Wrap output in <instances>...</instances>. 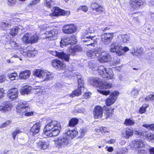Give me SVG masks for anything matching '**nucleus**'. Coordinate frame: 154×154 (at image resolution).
Listing matches in <instances>:
<instances>
[{
    "label": "nucleus",
    "mask_w": 154,
    "mask_h": 154,
    "mask_svg": "<svg viewBox=\"0 0 154 154\" xmlns=\"http://www.w3.org/2000/svg\"><path fill=\"white\" fill-rule=\"evenodd\" d=\"M131 54L134 57H139L142 54L143 51V49L142 48H137L133 47L131 50Z\"/></svg>",
    "instance_id": "nucleus-24"
},
{
    "label": "nucleus",
    "mask_w": 154,
    "mask_h": 154,
    "mask_svg": "<svg viewBox=\"0 0 154 154\" xmlns=\"http://www.w3.org/2000/svg\"><path fill=\"white\" fill-rule=\"evenodd\" d=\"M70 13L69 11L62 10L58 7H56L55 8L54 12L52 14H50V15L52 17L54 16H68Z\"/></svg>",
    "instance_id": "nucleus-13"
},
{
    "label": "nucleus",
    "mask_w": 154,
    "mask_h": 154,
    "mask_svg": "<svg viewBox=\"0 0 154 154\" xmlns=\"http://www.w3.org/2000/svg\"><path fill=\"white\" fill-rule=\"evenodd\" d=\"M9 45L12 48L15 49V50L18 49V45L14 41H10Z\"/></svg>",
    "instance_id": "nucleus-47"
},
{
    "label": "nucleus",
    "mask_w": 154,
    "mask_h": 154,
    "mask_svg": "<svg viewBox=\"0 0 154 154\" xmlns=\"http://www.w3.org/2000/svg\"><path fill=\"white\" fill-rule=\"evenodd\" d=\"M75 130H68L62 136L58 137L54 141L55 146L58 149H61L68 145L71 140L74 138L78 134Z\"/></svg>",
    "instance_id": "nucleus-1"
},
{
    "label": "nucleus",
    "mask_w": 154,
    "mask_h": 154,
    "mask_svg": "<svg viewBox=\"0 0 154 154\" xmlns=\"http://www.w3.org/2000/svg\"><path fill=\"white\" fill-rule=\"evenodd\" d=\"M70 43L68 38L66 37L63 38L60 42L61 45H67L69 44H70Z\"/></svg>",
    "instance_id": "nucleus-39"
},
{
    "label": "nucleus",
    "mask_w": 154,
    "mask_h": 154,
    "mask_svg": "<svg viewBox=\"0 0 154 154\" xmlns=\"http://www.w3.org/2000/svg\"><path fill=\"white\" fill-rule=\"evenodd\" d=\"M11 23L7 22H2L0 23V28L4 30L7 28L11 26Z\"/></svg>",
    "instance_id": "nucleus-38"
},
{
    "label": "nucleus",
    "mask_w": 154,
    "mask_h": 154,
    "mask_svg": "<svg viewBox=\"0 0 154 154\" xmlns=\"http://www.w3.org/2000/svg\"><path fill=\"white\" fill-rule=\"evenodd\" d=\"M16 2V0H8V5L10 6H14Z\"/></svg>",
    "instance_id": "nucleus-55"
},
{
    "label": "nucleus",
    "mask_w": 154,
    "mask_h": 154,
    "mask_svg": "<svg viewBox=\"0 0 154 154\" xmlns=\"http://www.w3.org/2000/svg\"><path fill=\"white\" fill-rule=\"evenodd\" d=\"M58 32L55 30L46 31L42 35V38L49 40L55 39H57Z\"/></svg>",
    "instance_id": "nucleus-11"
},
{
    "label": "nucleus",
    "mask_w": 154,
    "mask_h": 154,
    "mask_svg": "<svg viewBox=\"0 0 154 154\" xmlns=\"http://www.w3.org/2000/svg\"><path fill=\"white\" fill-rule=\"evenodd\" d=\"M130 145L132 148L139 149L144 147L145 144L142 140H137L132 141L130 143Z\"/></svg>",
    "instance_id": "nucleus-15"
},
{
    "label": "nucleus",
    "mask_w": 154,
    "mask_h": 154,
    "mask_svg": "<svg viewBox=\"0 0 154 154\" xmlns=\"http://www.w3.org/2000/svg\"><path fill=\"white\" fill-rule=\"evenodd\" d=\"M109 50L112 52H116L117 55L121 56L124 55V53L121 50V45L115 42H112L109 46Z\"/></svg>",
    "instance_id": "nucleus-9"
},
{
    "label": "nucleus",
    "mask_w": 154,
    "mask_h": 154,
    "mask_svg": "<svg viewBox=\"0 0 154 154\" xmlns=\"http://www.w3.org/2000/svg\"><path fill=\"white\" fill-rule=\"evenodd\" d=\"M84 90V86H79V85L78 86V89L73 91L72 93L70 94L69 96L71 97H73L75 96H78L80 95L81 94V92L82 91H83Z\"/></svg>",
    "instance_id": "nucleus-23"
},
{
    "label": "nucleus",
    "mask_w": 154,
    "mask_h": 154,
    "mask_svg": "<svg viewBox=\"0 0 154 154\" xmlns=\"http://www.w3.org/2000/svg\"><path fill=\"white\" fill-rule=\"evenodd\" d=\"M40 126L37 123L34 124L31 129V132L34 135L38 133L39 131Z\"/></svg>",
    "instance_id": "nucleus-32"
},
{
    "label": "nucleus",
    "mask_w": 154,
    "mask_h": 154,
    "mask_svg": "<svg viewBox=\"0 0 154 154\" xmlns=\"http://www.w3.org/2000/svg\"><path fill=\"white\" fill-rule=\"evenodd\" d=\"M30 109L29 104L27 102L24 101L20 102L16 107L17 113L26 116H30L34 114V112H28Z\"/></svg>",
    "instance_id": "nucleus-4"
},
{
    "label": "nucleus",
    "mask_w": 154,
    "mask_h": 154,
    "mask_svg": "<svg viewBox=\"0 0 154 154\" xmlns=\"http://www.w3.org/2000/svg\"><path fill=\"white\" fill-rule=\"evenodd\" d=\"M95 36H85L83 35L82 38H85L83 41L85 43V45L87 46H91L94 47L96 44H97V42L99 40L97 38L94 39Z\"/></svg>",
    "instance_id": "nucleus-7"
},
{
    "label": "nucleus",
    "mask_w": 154,
    "mask_h": 154,
    "mask_svg": "<svg viewBox=\"0 0 154 154\" xmlns=\"http://www.w3.org/2000/svg\"><path fill=\"white\" fill-rule=\"evenodd\" d=\"M121 37L122 38V42L125 43H127L128 41H129L130 38L129 35L126 34L122 35Z\"/></svg>",
    "instance_id": "nucleus-45"
},
{
    "label": "nucleus",
    "mask_w": 154,
    "mask_h": 154,
    "mask_svg": "<svg viewBox=\"0 0 154 154\" xmlns=\"http://www.w3.org/2000/svg\"><path fill=\"white\" fill-rule=\"evenodd\" d=\"M99 5L96 3H92L91 5V7L94 10L96 9L99 6Z\"/></svg>",
    "instance_id": "nucleus-58"
},
{
    "label": "nucleus",
    "mask_w": 154,
    "mask_h": 154,
    "mask_svg": "<svg viewBox=\"0 0 154 154\" xmlns=\"http://www.w3.org/2000/svg\"><path fill=\"white\" fill-rule=\"evenodd\" d=\"M114 33H104L101 36V41L102 43L105 45L109 44L113 37Z\"/></svg>",
    "instance_id": "nucleus-8"
},
{
    "label": "nucleus",
    "mask_w": 154,
    "mask_h": 154,
    "mask_svg": "<svg viewBox=\"0 0 154 154\" xmlns=\"http://www.w3.org/2000/svg\"><path fill=\"white\" fill-rule=\"evenodd\" d=\"M40 37L36 34L27 33L22 38V41L26 44H34L36 43Z\"/></svg>",
    "instance_id": "nucleus-5"
},
{
    "label": "nucleus",
    "mask_w": 154,
    "mask_h": 154,
    "mask_svg": "<svg viewBox=\"0 0 154 154\" xmlns=\"http://www.w3.org/2000/svg\"><path fill=\"white\" fill-rule=\"evenodd\" d=\"M99 87L101 89H109L112 87V84L110 82H101L98 84Z\"/></svg>",
    "instance_id": "nucleus-26"
},
{
    "label": "nucleus",
    "mask_w": 154,
    "mask_h": 154,
    "mask_svg": "<svg viewBox=\"0 0 154 154\" xmlns=\"http://www.w3.org/2000/svg\"><path fill=\"white\" fill-rule=\"evenodd\" d=\"M31 88L28 85H26L22 87L20 90V92L22 95L27 94L30 93Z\"/></svg>",
    "instance_id": "nucleus-31"
},
{
    "label": "nucleus",
    "mask_w": 154,
    "mask_h": 154,
    "mask_svg": "<svg viewBox=\"0 0 154 154\" xmlns=\"http://www.w3.org/2000/svg\"><path fill=\"white\" fill-rule=\"evenodd\" d=\"M97 91L103 95L107 96L110 94V91L109 90L103 91L100 90H97Z\"/></svg>",
    "instance_id": "nucleus-51"
},
{
    "label": "nucleus",
    "mask_w": 154,
    "mask_h": 154,
    "mask_svg": "<svg viewBox=\"0 0 154 154\" xmlns=\"http://www.w3.org/2000/svg\"><path fill=\"white\" fill-rule=\"evenodd\" d=\"M52 66L55 69L58 70L63 69L66 65L64 63L58 59L52 60L51 62Z\"/></svg>",
    "instance_id": "nucleus-12"
},
{
    "label": "nucleus",
    "mask_w": 154,
    "mask_h": 154,
    "mask_svg": "<svg viewBox=\"0 0 154 154\" xmlns=\"http://www.w3.org/2000/svg\"><path fill=\"white\" fill-rule=\"evenodd\" d=\"M47 27V25L46 24H45L44 25H40V26H39V28L41 30H42L43 29H45Z\"/></svg>",
    "instance_id": "nucleus-63"
},
{
    "label": "nucleus",
    "mask_w": 154,
    "mask_h": 154,
    "mask_svg": "<svg viewBox=\"0 0 154 154\" xmlns=\"http://www.w3.org/2000/svg\"><path fill=\"white\" fill-rule=\"evenodd\" d=\"M146 138L149 141L154 139V134L149 133L146 135Z\"/></svg>",
    "instance_id": "nucleus-53"
},
{
    "label": "nucleus",
    "mask_w": 154,
    "mask_h": 154,
    "mask_svg": "<svg viewBox=\"0 0 154 154\" xmlns=\"http://www.w3.org/2000/svg\"><path fill=\"white\" fill-rule=\"evenodd\" d=\"M8 77L11 80H14L18 78V75L17 73L13 72L7 75Z\"/></svg>",
    "instance_id": "nucleus-41"
},
{
    "label": "nucleus",
    "mask_w": 154,
    "mask_h": 154,
    "mask_svg": "<svg viewBox=\"0 0 154 154\" xmlns=\"http://www.w3.org/2000/svg\"><path fill=\"white\" fill-rule=\"evenodd\" d=\"M119 93L117 91H114L111 93L109 97L105 100V103L107 106L113 104L116 101Z\"/></svg>",
    "instance_id": "nucleus-10"
},
{
    "label": "nucleus",
    "mask_w": 154,
    "mask_h": 154,
    "mask_svg": "<svg viewBox=\"0 0 154 154\" xmlns=\"http://www.w3.org/2000/svg\"><path fill=\"white\" fill-rule=\"evenodd\" d=\"M21 131L17 129H16L15 131H13L12 133V136L14 139H15L16 136Z\"/></svg>",
    "instance_id": "nucleus-56"
},
{
    "label": "nucleus",
    "mask_w": 154,
    "mask_h": 154,
    "mask_svg": "<svg viewBox=\"0 0 154 154\" xmlns=\"http://www.w3.org/2000/svg\"><path fill=\"white\" fill-rule=\"evenodd\" d=\"M134 131L130 128H127L122 131V136L126 139L129 138L133 134Z\"/></svg>",
    "instance_id": "nucleus-22"
},
{
    "label": "nucleus",
    "mask_w": 154,
    "mask_h": 154,
    "mask_svg": "<svg viewBox=\"0 0 154 154\" xmlns=\"http://www.w3.org/2000/svg\"><path fill=\"white\" fill-rule=\"evenodd\" d=\"M35 142V139L32 137L30 138L27 143V145L29 147H32L33 146V143Z\"/></svg>",
    "instance_id": "nucleus-49"
},
{
    "label": "nucleus",
    "mask_w": 154,
    "mask_h": 154,
    "mask_svg": "<svg viewBox=\"0 0 154 154\" xmlns=\"http://www.w3.org/2000/svg\"><path fill=\"white\" fill-rule=\"evenodd\" d=\"M78 122L79 120L76 118H72L69 121V125L70 127H73L78 124Z\"/></svg>",
    "instance_id": "nucleus-40"
},
{
    "label": "nucleus",
    "mask_w": 154,
    "mask_h": 154,
    "mask_svg": "<svg viewBox=\"0 0 154 154\" xmlns=\"http://www.w3.org/2000/svg\"><path fill=\"white\" fill-rule=\"evenodd\" d=\"M81 50V48L80 46H72L67 49V52L69 54H66L61 51H51L50 53L54 56L58 57L59 58L66 61H68L69 60L70 54L74 56L76 52L80 51Z\"/></svg>",
    "instance_id": "nucleus-3"
},
{
    "label": "nucleus",
    "mask_w": 154,
    "mask_h": 154,
    "mask_svg": "<svg viewBox=\"0 0 154 154\" xmlns=\"http://www.w3.org/2000/svg\"><path fill=\"white\" fill-rule=\"evenodd\" d=\"M45 70L37 69L35 70L34 75L41 79L43 76Z\"/></svg>",
    "instance_id": "nucleus-33"
},
{
    "label": "nucleus",
    "mask_w": 154,
    "mask_h": 154,
    "mask_svg": "<svg viewBox=\"0 0 154 154\" xmlns=\"http://www.w3.org/2000/svg\"><path fill=\"white\" fill-rule=\"evenodd\" d=\"M135 123V121L133 119L130 118L125 119L124 124L126 126H133Z\"/></svg>",
    "instance_id": "nucleus-36"
},
{
    "label": "nucleus",
    "mask_w": 154,
    "mask_h": 154,
    "mask_svg": "<svg viewBox=\"0 0 154 154\" xmlns=\"http://www.w3.org/2000/svg\"><path fill=\"white\" fill-rule=\"evenodd\" d=\"M45 91L44 90L41 89L38 91L37 94L38 95L40 96L42 94H45Z\"/></svg>",
    "instance_id": "nucleus-60"
},
{
    "label": "nucleus",
    "mask_w": 154,
    "mask_h": 154,
    "mask_svg": "<svg viewBox=\"0 0 154 154\" xmlns=\"http://www.w3.org/2000/svg\"><path fill=\"white\" fill-rule=\"evenodd\" d=\"M94 117L95 119H99L101 118L103 113V109L99 106L95 107L93 111Z\"/></svg>",
    "instance_id": "nucleus-21"
},
{
    "label": "nucleus",
    "mask_w": 154,
    "mask_h": 154,
    "mask_svg": "<svg viewBox=\"0 0 154 154\" xmlns=\"http://www.w3.org/2000/svg\"><path fill=\"white\" fill-rule=\"evenodd\" d=\"M52 75L51 72L45 70L41 80L42 81H48L53 79Z\"/></svg>",
    "instance_id": "nucleus-25"
},
{
    "label": "nucleus",
    "mask_w": 154,
    "mask_h": 154,
    "mask_svg": "<svg viewBox=\"0 0 154 154\" xmlns=\"http://www.w3.org/2000/svg\"><path fill=\"white\" fill-rule=\"evenodd\" d=\"M61 129L60 123L57 121H51L48 123L44 129V132L47 136L51 137L58 135Z\"/></svg>",
    "instance_id": "nucleus-2"
},
{
    "label": "nucleus",
    "mask_w": 154,
    "mask_h": 154,
    "mask_svg": "<svg viewBox=\"0 0 154 154\" xmlns=\"http://www.w3.org/2000/svg\"><path fill=\"white\" fill-rule=\"evenodd\" d=\"M76 75L78 79V85H79V86H81V87L82 86H84L83 79L82 77L81 74H78Z\"/></svg>",
    "instance_id": "nucleus-43"
},
{
    "label": "nucleus",
    "mask_w": 154,
    "mask_h": 154,
    "mask_svg": "<svg viewBox=\"0 0 154 154\" xmlns=\"http://www.w3.org/2000/svg\"><path fill=\"white\" fill-rule=\"evenodd\" d=\"M145 100L146 101H153L154 100V96L153 94H150L145 98Z\"/></svg>",
    "instance_id": "nucleus-52"
},
{
    "label": "nucleus",
    "mask_w": 154,
    "mask_h": 154,
    "mask_svg": "<svg viewBox=\"0 0 154 154\" xmlns=\"http://www.w3.org/2000/svg\"><path fill=\"white\" fill-rule=\"evenodd\" d=\"M98 72L104 78L112 79L114 75L112 70L110 68L106 69L103 66H99L97 70Z\"/></svg>",
    "instance_id": "nucleus-6"
},
{
    "label": "nucleus",
    "mask_w": 154,
    "mask_h": 154,
    "mask_svg": "<svg viewBox=\"0 0 154 154\" xmlns=\"http://www.w3.org/2000/svg\"><path fill=\"white\" fill-rule=\"evenodd\" d=\"M89 84L91 85L97 86H98L99 87L98 84L100 82V80L97 78L91 77L88 80Z\"/></svg>",
    "instance_id": "nucleus-29"
},
{
    "label": "nucleus",
    "mask_w": 154,
    "mask_h": 154,
    "mask_svg": "<svg viewBox=\"0 0 154 154\" xmlns=\"http://www.w3.org/2000/svg\"><path fill=\"white\" fill-rule=\"evenodd\" d=\"M91 94V93L90 92L86 93L84 94L83 97L87 99L90 97Z\"/></svg>",
    "instance_id": "nucleus-62"
},
{
    "label": "nucleus",
    "mask_w": 154,
    "mask_h": 154,
    "mask_svg": "<svg viewBox=\"0 0 154 154\" xmlns=\"http://www.w3.org/2000/svg\"><path fill=\"white\" fill-rule=\"evenodd\" d=\"M88 8L85 5L80 6L78 9V11L82 10L84 12H86L88 11Z\"/></svg>",
    "instance_id": "nucleus-54"
},
{
    "label": "nucleus",
    "mask_w": 154,
    "mask_h": 154,
    "mask_svg": "<svg viewBox=\"0 0 154 154\" xmlns=\"http://www.w3.org/2000/svg\"><path fill=\"white\" fill-rule=\"evenodd\" d=\"M99 60L100 62H109L111 60V55L108 53L102 52L100 55Z\"/></svg>",
    "instance_id": "nucleus-20"
},
{
    "label": "nucleus",
    "mask_w": 154,
    "mask_h": 154,
    "mask_svg": "<svg viewBox=\"0 0 154 154\" xmlns=\"http://www.w3.org/2000/svg\"><path fill=\"white\" fill-rule=\"evenodd\" d=\"M49 142L48 140H40L36 143V147L38 150H45L48 147Z\"/></svg>",
    "instance_id": "nucleus-16"
},
{
    "label": "nucleus",
    "mask_w": 154,
    "mask_h": 154,
    "mask_svg": "<svg viewBox=\"0 0 154 154\" xmlns=\"http://www.w3.org/2000/svg\"><path fill=\"white\" fill-rule=\"evenodd\" d=\"M18 90L16 88L10 89L8 91V96L11 100H13L18 97Z\"/></svg>",
    "instance_id": "nucleus-18"
},
{
    "label": "nucleus",
    "mask_w": 154,
    "mask_h": 154,
    "mask_svg": "<svg viewBox=\"0 0 154 154\" xmlns=\"http://www.w3.org/2000/svg\"><path fill=\"white\" fill-rule=\"evenodd\" d=\"M62 30L66 34H70L75 32L76 30V28L74 24H67L63 26Z\"/></svg>",
    "instance_id": "nucleus-14"
},
{
    "label": "nucleus",
    "mask_w": 154,
    "mask_h": 154,
    "mask_svg": "<svg viewBox=\"0 0 154 154\" xmlns=\"http://www.w3.org/2000/svg\"><path fill=\"white\" fill-rule=\"evenodd\" d=\"M21 54L25 57H33L35 56L34 51H26V50L21 51Z\"/></svg>",
    "instance_id": "nucleus-34"
},
{
    "label": "nucleus",
    "mask_w": 154,
    "mask_h": 154,
    "mask_svg": "<svg viewBox=\"0 0 154 154\" xmlns=\"http://www.w3.org/2000/svg\"><path fill=\"white\" fill-rule=\"evenodd\" d=\"M40 0H32L30 2V4L32 5H36L38 3Z\"/></svg>",
    "instance_id": "nucleus-64"
},
{
    "label": "nucleus",
    "mask_w": 154,
    "mask_h": 154,
    "mask_svg": "<svg viewBox=\"0 0 154 154\" xmlns=\"http://www.w3.org/2000/svg\"><path fill=\"white\" fill-rule=\"evenodd\" d=\"M89 68L93 71L97 70L98 67L97 66V63L96 62H90L88 63Z\"/></svg>",
    "instance_id": "nucleus-35"
},
{
    "label": "nucleus",
    "mask_w": 154,
    "mask_h": 154,
    "mask_svg": "<svg viewBox=\"0 0 154 154\" xmlns=\"http://www.w3.org/2000/svg\"><path fill=\"white\" fill-rule=\"evenodd\" d=\"M139 91L135 88H133L131 92V96L134 98H136L139 94Z\"/></svg>",
    "instance_id": "nucleus-46"
},
{
    "label": "nucleus",
    "mask_w": 154,
    "mask_h": 154,
    "mask_svg": "<svg viewBox=\"0 0 154 154\" xmlns=\"http://www.w3.org/2000/svg\"><path fill=\"white\" fill-rule=\"evenodd\" d=\"M129 50V48L128 47L126 46L122 47L121 45V51H123L124 53L128 51ZM125 54V53H124V54Z\"/></svg>",
    "instance_id": "nucleus-59"
},
{
    "label": "nucleus",
    "mask_w": 154,
    "mask_h": 154,
    "mask_svg": "<svg viewBox=\"0 0 154 154\" xmlns=\"http://www.w3.org/2000/svg\"><path fill=\"white\" fill-rule=\"evenodd\" d=\"M54 0H45L44 1V5L48 8L51 7L52 5L54 4Z\"/></svg>",
    "instance_id": "nucleus-42"
},
{
    "label": "nucleus",
    "mask_w": 154,
    "mask_h": 154,
    "mask_svg": "<svg viewBox=\"0 0 154 154\" xmlns=\"http://www.w3.org/2000/svg\"><path fill=\"white\" fill-rule=\"evenodd\" d=\"M113 110V108H108L106 109L105 115L106 118L112 115Z\"/></svg>",
    "instance_id": "nucleus-44"
},
{
    "label": "nucleus",
    "mask_w": 154,
    "mask_h": 154,
    "mask_svg": "<svg viewBox=\"0 0 154 154\" xmlns=\"http://www.w3.org/2000/svg\"><path fill=\"white\" fill-rule=\"evenodd\" d=\"M98 51L96 49H93L91 50H89L87 52V56L92 58L96 57L98 56Z\"/></svg>",
    "instance_id": "nucleus-27"
},
{
    "label": "nucleus",
    "mask_w": 154,
    "mask_h": 154,
    "mask_svg": "<svg viewBox=\"0 0 154 154\" xmlns=\"http://www.w3.org/2000/svg\"><path fill=\"white\" fill-rule=\"evenodd\" d=\"M104 10V8L102 7L99 6V7H98L95 11H96L97 12H98V14H99L103 11Z\"/></svg>",
    "instance_id": "nucleus-57"
},
{
    "label": "nucleus",
    "mask_w": 154,
    "mask_h": 154,
    "mask_svg": "<svg viewBox=\"0 0 154 154\" xmlns=\"http://www.w3.org/2000/svg\"><path fill=\"white\" fill-rule=\"evenodd\" d=\"M95 31V29L94 27L91 26L88 29L83 33V35L85 36L86 35L88 36L89 33H93Z\"/></svg>",
    "instance_id": "nucleus-37"
},
{
    "label": "nucleus",
    "mask_w": 154,
    "mask_h": 154,
    "mask_svg": "<svg viewBox=\"0 0 154 154\" xmlns=\"http://www.w3.org/2000/svg\"><path fill=\"white\" fill-rule=\"evenodd\" d=\"M20 26H16L11 29L9 32V34L12 36H15L17 35L18 32L21 31L23 29L21 28Z\"/></svg>",
    "instance_id": "nucleus-30"
},
{
    "label": "nucleus",
    "mask_w": 154,
    "mask_h": 154,
    "mask_svg": "<svg viewBox=\"0 0 154 154\" xmlns=\"http://www.w3.org/2000/svg\"><path fill=\"white\" fill-rule=\"evenodd\" d=\"M148 106V105L146 104H144L139 109L140 113L143 114L146 111V109Z\"/></svg>",
    "instance_id": "nucleus-50"
},
{
    "label": "nucleus",
    "mask_w": 154,
    "mask_h": 154,
    "mask_svg": "<svg viewBox=\"0 0 154 154\" xmlns=\"http://www.w3.org/2000/svg\"><path fill=\"white\" fill-rule=\"evenodd\" d=\"M69 40L71 42L70 44H75L77 42L76 38L75 35H72L70 37L68 38Z\"/></svg>",
    "instance_id": "nucleus-48"
},
{
    "label": "nucleus",
    "mask_w": 154,
    "mask_h": 154,
    "mask_svg": "<svg viewBox=\"0 0 154 154\" xmlns=\"http://www.w3.org/2000/svg\"><path fill=\"white\" fill-rule=\"evenodd\" d=\"M143 3V0H131L130 5L134 9L138 10Z\"/></svg>",
    "instance_id": "nucleus-19"
},
{
    "label": "nucleus",
    "mask_w": 154,
    "mask_h": 154,
    "mask_svg": "<svg viewBox=\"0 0 154 154\" xmlns=\"http://www.w3.org/2000/svg\"><path fill=\"white\" fill-rule=\"evenodd\" d=\"M12 107V104L9 102H4L0 106V111L3 113L8 112L11 109Z\"/></svg>",
    "instance_id": "nucleus-17"
},
{
    "label": "nucleus",
    "mask_w": 154,
    "mask_h": 154,
    "mask_svg": "<svg viewBox=\"0 0 154 154\" xmlns=\"http://www.w3.org/2000/svg\"><path fill=\"white\" fill-rule=\"evenodd\" d=\"M30 75V72L29 70H26L21 72L19 75L20 79H28Z\"/></svg>",
    "instance_id": "nucleus-28"
},
{
    "label": "nucleus",
    "mask_w": 154,
    "mask_h": 154,
    "mask_svg": "<svg viewBox=\"0 0 154 154\" xmlns=\"http://www.w3.org/2000/svg\"><path fill=\"white\" fill-rule=\"evenodd\" d=\"M106 150L110 152H111L113 151V148L112 147H109L107 146H106L105 148Z\"/></svg>",
    "instance_id": "nucleus-61"
}]
</instances>
